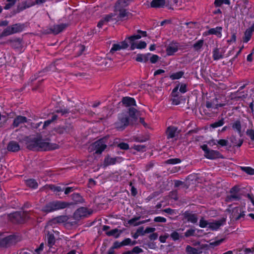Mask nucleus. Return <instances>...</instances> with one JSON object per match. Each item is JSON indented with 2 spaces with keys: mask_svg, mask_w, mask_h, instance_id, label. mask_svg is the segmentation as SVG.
Returning <instances> with one entry per match:
<instances>
[{
  "mask_svg": "<svg viewBox=\"0 0 254 254\" xmlns=\"http://www.w3.org/2000/svg\"><path fill=\"white\" fill-rule=\"evenodd\" d=\"M26 118L23 116H18L13 121V126L17 127L21 124L26 122Z\"/></svg>",
  "mask_w": 254,
  "mask_h": 254,
  "instance_id": "23",
  "label": "nucleus"
},
{
  "mask_svg": "<svg viewBox=\"0 0 254 254\" xmlns=\"http://www.w3.org/2000/svg\"><path fill=\"white\" fill-rule=\"evenodd\" d=\"M166 237L165 236H160L159 238L160 241L162 243H164L166 241Z\"/></svg>",
  "mask_w": 254,
  "mask_h": 254,
  "instance_id": "64",
  "label": "nucleus"
},
{
  "mask_svg": "<svg viewBox=\"0 0 254 254\" xmlns=\"http://www.w3.org/2000/svg\"><path fill=\"white\" fill-rule=\"evenodd\" d=\"M108 236H113L116 238H118L120 235V233L118 229H115L107 232Z\"/></svg>",
  "mask_w": 254,
  "mask_h": 254,
  "instance_id": "32",
  "label": "nucleus"
},
{
  "mask_svg": "<svg viewBox=\"0 0 254 254\" xmlns=\"http://www.w3.org/2000/svg\"><path fill=\"white\" fill-rule=\"evenodd\" d=\"M120 159L119 158H113L108 156L105 158L104 161V165L105 166H108L111 165H114L117 162H119Z\"/></svg>",
  "mask_w": 254,
  "mask_h": 254,
  "instance_id": "17",
  "label": "nucleus"
},
{
  "mask_svg": "<svg viewBox=\"0 0 254 254\" xmlns=\"http://www.w3.org/2000/svg\"><path fill=\"white\" fill-rule=\"evenodd\" d=\"M178 50V44L171 43L170 44L167 48L166 52L168 55H172L176 53Z\"/></svg>",
  "mask_w": 254,
  "mask_h": 254,
  "instance_id": "14",
  "label": "nucleus"
},
{
  "mask_svg": "<svg viewBox=\"0 0 254 254\" xmlns=\"http://www.w3.org/2000/svg\"><path fill=\"white\" fill-rule=\"evenodd\" d=\"M43 135L38 137L29 138L27 140V147L29 149L34 150H50L56 149L59 145L55 143H51L42 139Z\"/></svg>",
  "mask_w": 254,
  "mask_h": 254,
  "instance_id": "1",
  "label": "nucleus"
},
{
  "mask_svg": "<svg viewBox=\"0 0 254 254\" xmlns=\"http://www.w3.org/2000/svg\"><path fill=\"white\" fill-rule=\"evenodd\" d=\"M26 185L31 188L35 189L38 187V184L34 179H29L26 181Z\"/></svg>",
  "mask_w": 254,
  "mask_h": 254,
  "instance_id": "27",
  "label": "nucleus"
},
{
  "mask_svg": "<svg viewBox=\"0 0 254 254\" xmlns=\"http://www.w3.org/2000/svg\"><path fill=\"white\" fill-rule=\"evenodd\" d=\"M113 14H109L106 16L104 18L101 19L98 24V27L101 28L102 26L106 24L108 22L112 21V20H116L115 17H113Z\"/></svg>",
  "mask_w": 254,
  "mask_h": 254,
  "instance_id": "13",
  "label": "nucleus"
},
{
  "mask_svg": "<svg viewBox=\"0 0 254 254\" xmlns=\"http://www.w3.org/2000/svg\"><path fill=\"white\" fill-rule=\"evenodd\" d=\"M159 57L158 56L154 55L151 56V57L150 58V61L151 63L154 64L158 60Z\"/></svg>",
  "mask_w": 254,
  "mask_h": 254,
  "instance_id": "49",
  "label": "nucleus"
},
{
  "mask_svg": "<svg viewBox=\"0 0 254 254\" xmlns=\"http://www.w3.org/2000/svg\"><path fill=\"white\" fill-rule=\"evenodd\" d=\"M242 170L246 172L247 174L253 175H254V169L250 167H241Z\"/></svg>",
  "mask_w": 254,
  "mask_h": 254,
  "instance_id": "31",
  "label": "nucleus"
},
{
  "mask_svg": "<svg viewBox=\"0 0 254 254\" xmlns=\"http://www.w3.org/2000/svg\"><path fill=\"white\" fill-rule=\"evenodd\" d=\"M165 0H153L151 2V6L152 7H160L164 5Z\"/></svg>",
  "mask_w": 254,
  "mask_h": 254,
  "instance_id": "24",
  "label": "nucleus"
},
{
  "mask_svg": "<svg viewBox=\"0 0 254 254\" xmlns=\"http://www.w3.org/2000/svg\"><path fill=\"white\" fill-rule=\"evenodd\" d=\"M180 91L181 93H185L187 92V86L185 84H182L180 87Z\"/></svg>",
  "mask_w": 254,
  "mask_h": 254,
  "instance_id": "51",
  "label": "nucleus"
},
{
  "mask_svg": "<svg viewBox=\"0 0 254 254\" xmlns=\"http://www.w3.org/2000/svg\"><path fill=\"white\" fill-rule=\"evenodd\" d=\"M154 221L157 222H166V219L164 217H161V216H158L154 218Z\"/></svg>",
  "mask_w": 254,
  "mask_h": 254,
  "instance_id": "45",
  "label": "nucleus"
},
{
  "mask_svg": "<svg viewBox=\"0 0 254 254\" xmlns=\"http://www.w3.org/2000/svg\"><path fill=\"white\" fill-rule=\"evenodd\" d=\"M195 230L193 229H190L186 231L185 233V236L186 237H190L191 236H193L194 234Z\"/></svg>",
  "mask_w": 254,
  "mask_h": 254,
  "instance_id": "44",
  "label": "nucleus"
},
{
  "mask_svg": "<svg viewBox=\"0 0 254 254\" xmlns=\"http://www.w3.org/2000/svg\"><path fill=\"white\" fill-rule=\"evenodd\" d=\"M209 222H207L203 219H201L199 222V226L201 228H208Z\"/></svg>",
  "mask_w": 254,
  "mask_h": 254,
  "instance_id": "39",
  "label": "nucleus"
},
{
  "mask_svg": "<svg viewBox=\"0 0 254 254\" xmlns=\"http://www.w3.org/2000/svg\"><path fill=\"white\" fill-rule=\"evenodd\" d=\"M127 47L128 44L126 41L117 44H114L110 50V53L114 54L115 52L126 49Z\"/></svg>",
  "mask_w": 254,
  "mask_h": 254,
  "instance_id": "9",
  "label": "nucleus"
},
{
  "mask_svg": "<svg viewBox=\"0 0 254 254\" xmlns=\"http://www.w3.org/2000/svg\"><path fill=\"white\" fill-rule=\"evenodd\" d=\"M128 119L126 115H121L119 117V121L116 123V127L119 129H123L128 125Z\"/></svg>",
  "mask_w": 254,
  "mask_h": 254,
  "instance_id": "8",
  "label": "nucleus"
},
{
  "mask_svg": "<svg viewBox=\"0 0 254 254\" xmlns=\"http://www.w3.org/2000/svg\"><path fill=\"white\" fill-rule=\"evenodd\" d=\"M176 128L175 127H169L167 129V135L169 138H173L175 136Z\"/></svg>",
  "mask_w": 254,
  "mask_h": 254,
  "instance_id": "28",
  "label": "nucleus"
},
{
  "mask_svg": "<svg viewBox=\"0 0 254 254\" xmlns=\"http://www.w3.org/2000/svg\"><path fill=\"white\" fill-rule=\"evenodd\" d=\"M73 190V189L72 187H68L65 189V191H64V193L67 194L70 193V192L72 191Z\"/></svg>",
  "mask_w": 254,
  "mask_h": 254,
  "instance_id": "57",
  "label": "nucleus"
},
{
  "mask_svg": "<svg viewBox=\"0 0 254 254\" xmlns=\"http://www.w3.org/2000/svg\"><path fill=\"white\" fill-rule=\"evenodd\" d=\"M51 189L55 192L62 191L63 190L60 187L58 186H51Z\"/></svg>",
  "mask_w": 254,
  "mask_h": 254,
  "instance_id": "47",
  "label": "nucleus"
},
{
  "mask_svg": "<svg viewBox=\"0 0 254 254\" xmlns=\"http://www.w3.org/2000/svg\"><path fill=\"white\" fill-rule=\"evenodd\" d=\"M185 219H187L188 221L192 223H195L197 221V218L196 215L194 214L186 212L185 214Z\"/></svg>",
  "mask_w": 254,
  "mask_h": 254,
  "instance_id": "18",
  "label": "nucleus"
},
{
  "mask_svg": "<svg viewBox=\"0 0 254 254\" xmlns=\"http://www.w3.org/2000/svg\"><path fill=\"white\" fill-rule=\"evenodd\" d=\"M222 224V221H217L209 222L208 228L212 230H216Z\"/></svg>",
  "mask_w": 254,
  "mask_h": 254,
  "instance_id": "22",
  "label": "nucleus"
},
{
  "mask_svg": "<svg viewBox=\"0 0 254 254\" xmlns=\"http://www.w3.org/2000/svg\"><path fill=\"white\" fill-rule=\"evenodd\" d=\"M171 236L174 240H178L180 237L179 234L176 232H174L172 233Z\"/></svg>",
  "mask_w": 254,
  "mask_h": 254,
  "instance_id": "50",
  "label": "nucleus"
},
{
  "mask_svg": "<svg viewBox=\"0 0 254 254\" xmlns=\"http://www.w3.org/2000/svg\"><path fill=\"white\" fill-rule=\"evenodd\" d=\"M132 252L138 254L142 252V250L138 247H135L133 248Z\"/></svg>",
  "mask_w": 254,
  "mask_h": 254,
  "instance_id": "56",
  "label": "nucleus"
},
{
  "mask_svg": "<svg viewBox=\"0 0 254 254\" xmlns=\"http://www.w3.org/2000/svg\"><path fill=\"white\" fill-rule=\"evenodd\" d=\"M164 72V70L163 69H158L155 71L154 73V75H157Z\"/></svg>",
  "mask_w": 254,
  "mask_h": 254,
  "instance_id": "60",
  "label": "nucleus"
},
{
  "mask_svg": "<svg viewBox=\"0 0 254 254\" xmlns=\"http://www.w3.org/2000/svg\"><path fill=\"white\" fill-rule=\"evenodd\" d=\"M135 149L138 151H143L144 147L142 145H136L135 146Z\"/></svg>",
  "mask_w": 254,
  "mask_h": 254,
  "instance_id": "61",
  "label": "nucleus"
},
{
  "mask_svg": "<svg viewBox=\"0 0 254 254\" xmlns=\"http://www.w3.org/2000/svg\"><path fill=\"white\" fill-rule=\"evenodd\" d=\"M16 0H7V3L5 6L4 8L6 9H9L12 5L14 4Z\"/></svg>",
  "mask_w": 254,
  "mask_h": 254,
  "instance_id": "43",
  "label": "nucleus"
},
{
  "mask_svg": "<svg viewBox=\"0 0 254 254\" xmlns=\"http://www.w3.org/2000/svg\"><path fill=\"white\" fill-rule=\"evenodd\" d=\"M233 129L237 132L240 135H241V124L239 121L234 122L232 125Z\"/></svg>",
  "mask_w": 254,
  "mask_h": 254,
  "instance_id": "20",
  "label": "nucleus"
},
{
  "mask_svg": "<svg viewBox=\"0 0 254 254\" xmlns=\"http://www.w3.org/2000/svg\"><path fill=\"white\" fill-rule=\"evenodd\" d=\"M113 17L116 18V20H112V21H117L118 20H124L126 19V17L127 16V13L125 10H120L119 16H117L116 14H113Z\"/></svg>",
  "mask_w": 254,
  "mask_h": 254,
  "instance_id": "19",
  "label": "nucleus"
},
{
  "mask_svg": "<svg viewBox=\"0 0 254 254\" xmlns=\"http://www.w3.org/2000/svg\"><path fill=\"white\" fill-rule=\"evenodd\" d=\"M228 144V141L225 139L218 140L217 145L220 146H225Z\"/></svg>",
  "mask_w": 254,
  "mask_h": 254,
  "instance_id": "42",
  "label": "nucleus"
},
{
  "mask_svg": "<svg viewBox=\"0 0 254 254\" xmlns=\"http://www.w3.org/2000/svg\"><path fill=\"white\" fill-rule=\"evenodd\" d=\"M217 142H218V140H215V139H213L209 140L208 142V144L211 146H213L214 145H217Z\"/></svg>",
  "mask_w": 254,
  "mask_h": 254,
  "instance_id": "53",
  "label": "nucleus"
},
{
  "mask_svg": "<svg viewBox=\"0 0 254 254\" xmlns=\"http://www.w3.org/2000/svg\"><path fill=\"white\" fill-rule=\"evenodd\" d=\"M203 44V41L202 40H200L194 44L193 47L195 49V50H198L202 47Z\"/></svg>",
  "mask_w": 254,
  "mask_h": 254,
  "instance_id": "37",
  "label": "nucleus"
},
{
  "mask_svg": "<svg viewBox=\"0 0 254 254\" xmlns=\"http://www.w3.org/2000/svg\"><path fill=\"white\" fill-rule=\"evenodd\" d=\"M202 149L204 152V156L209 159H214L221 157V154L216 150H210L206 145L201 146Z\"/></svg>",
  "mask_w": 254,
  "mask_h": 254,
  "instance_id": "5",
  "label": "nucleus"
},
{
  "mask_svg": "<svg viewBox=\"0 0 254 254\" xmlns=\"http://www.w3.org/2000/svg\"><path fill=\"white\" fill-rule=\"evenodd\" d=\"M138 219H139V218H132L129 220L128 223L131 225L137 226V225H139L140 224H142L143 223V222H138Z\"/></svg>",
  "mask_w": 254,
  "mask_h": 254,
  "instance_id": "35",
  "label": "nucleus"
},
{
  "mask_svg": "<svg viewBox=\"0 0 254 254\" xmlns=\"http://www.w3.org/2000/svg\"><path fill=\"white\" fill-rule=\"evenodd\" d=\"M150 54H138L136 56V61L139 62H146L148 60V56Z\"/></svg>",
  "mask_w": 254,
  "mask_h": 254,
  "instance_id": "26",
  "label": "nucleus"
},
{
  "mask_svg": "<svg viewBox=\"0 0 254 254\" xmlns=\"http://www.w3.org/2000/svg\"><path fill=\"white\" fill-rule=\"evenodd\" d=\"M48 243L50 246H52L55 243V237L52 234L47 235Z\"/></svg>",
  "mask_w": 254,
  "mask_h": 254,
  "instance_id": "36",
  "label": "nucleus"
},
{
  "mask_svg": "<svg viewBox=\"0 0 254 254\" xmlns=\"http://www.w3.org/2000/svg\"><path fill=\"white\" fill-rule=\"evenodd\" d=\"M122 246H123L122 242L119 243V242H116L114 243L113 248H118Z\"/></svg>",
  "mask_w": 254,
  "mask_h": 254,
  "instance_id": "58",
  "label": "nucleus"
},
{
  "mask_svg": "<svg viewBox=\"0 0 254 254\" xmlns=\"http://www.w3.org/2000/svg\"><path fill=\"white\" fill-rule=\"evenodd\" d=\"M66 27V25L64 24L55 25L53 29V32L56 34H58L62 31Z\"/></svg>",
  "mask_w": 254,
  "mask_h": 254,
  "instance_id": "25",
  "label": "nucleus"
},
{
  "mask_svg": "<svg viewBox=\"0 0 254 254\" xmlns=\"http://www.w3.org/2000/svg\"><path fill=\"white\" fill-rule=\"evenodd\" d=\"M135 110L134 109H130L129 110V115H130V116L132 118H134V116L135 115Z\"/></svg>",
  "mask_w": 254,
  "mask_h": 254,
  "instance_id": "59",
  "label": "nucleus"
},
{
  "mask_svg": "<svg viewBox=\"0 0 254 254\" xmlns=\"http://www.w3.org/2000/svg\"><path fill=\"white\" fill-rule=\"evenodd\" d=\"M252 32V31L250 29L247 30L246 31L245 34V37L243 39V41L244 42L247 43L250 40L251 37Z\"/></svg>",
  "mask_w": 254,
  "mask_h": 254,
  "instance_id": "33",
  "label": "nucleus"
},
{
  "mask_svg": "<svg viewBox=\"0 0 254 254\" xmlns=\"http://www.w3.org/2000/svg\"><path fill=\"white\" fill-rule=\"evenodd\" d=\"M223 241V239H221L218 240H216L209 243V246L211 247H214L219 245Z\"/></svg>",
  "mask_w": 254,
  "mask_h": 254,
  "instance_id": "38",
  "label": "nucleus"
},
{
  "mask_svg": "<svg viewBox=\"0 0 254 254\" xmlns=\"http://www.w3.org/2000/svg\"><path fill=\"white\" fill-rule=\"evenodd\" d=\"M222 3H223L222 0H216L215 1V4L217 6H219V5H220Z\"/></svg>",
  "mask_w": 254,
  "mask_h": 254,
  "instance_id": "63",
  "label": "nucleus"
},
{
  "mask_svg": "<svg viewBox=\"0 0 254 254\" xmlns=\"http://www.w3.org/2000/svg\"><path fill=\"white\" fill-rule=\"evenodd\" d=\"M222 28L221 27H216L214 28H211L203 33V35L206 36L208 35L213 34L216 35L219 38H221L222 36Z\"/></svg>",
  "mask_w": 254,
  "mask_h": 254,
  "instance_id": "10",
  "label": "nucleus"
},
{
  "mask_svg": "<svg viewBox=\"0 0 254 254\" xmlns=\"http://www.w3.org/2000/svg\"><path fill=\"white\" fill-rule=\"evenodd\" d=\"M131 242V240L129 238L126 239L123 241L122 242L123 246H126L130 244Z\"/></svg>",
  "mask_w": 254,
  "mask_h": 254,
  "instance_id": "54",
  "label": "nucleus"
},
{
  "mask_svg": "<svg viewBox=\"0 0 254 254\" xmlns=\"http://www.w3.org/2000/svg\"><path fill=\"white\" fill-rule=\"evenodd\" d=\"M122 103L126 106H131L135 105V101L132 98L126 97L122 99Z\"/></svg>",
  "mask_w": 254,
  "mask_h": 254,
  "instance_id": "16",
  "label": "nucleus"
},
{
  "mask_svg": "<svg viewBox=\"0 0 254 254\" xmlns=\"http://www.w3.org/2000/svg\"><path fill=\"white\" fill-rule=\"evenodd\" d=\"M184 75L183 71H178L176 73H174L170 75V78L173 79H179L181 78Z\"/></svg>",
  "mask_w": 254,
  "mask_h": 254,
  "instance_id": "30",
  "label": "nucleus"
},
{
  "mask_svg": "<svg viewBox=\"0 0 254 254\" xmlns=\"http://www.w3.org/2000/svg\"><path fill=\"white\" fill-rule=\"evenodd\" d=\"M118 146L122 149L127 150L129 148L128 145L126 143H121L119 144Z\"/></svg>",
  "mask_w": 254,
  "mask_h": 254,
  "instance_id": "46",
  "label": "nucleus"
},
{
  "mask_svg": "<svg viewBox=\"0 0 254 254\" xmlns=\"http://www.w3.org/2000/svg\"><path fill=\"white\" fill-rule=\"evenodd\" d=\"M167 163L171 164H176L181 162V160L178 158L170 159L167 161Z\"/></svg>",
  "mask_w": 254,
  "mask_h": 254,
  "instance_id": "40",
  "label": "nucleus"
},
{
  "mask_svg": "<svg viewBox=\"0 0 254 254\" xmlns=\"http://www.w3.org/2000/svg\"><path fill=\"white\" fill-rule=\"evenodd\" d=\"M155 230V229L154 228L147 227L146 228L145 232L146 233H150L154 232Z\"/></svg>",
  "mask_w": 254,
  "mask_h": 254,
  "instance_id": "55",
  "label": "nucleus"
},
{
  "mask_svg": "<svg viewBox=\"0 0 254 254\" xmlns=\"http://www.w3.org/2000/svg\"><path fill=\"white\" fill-rule=\"evenodd\" d=\"M51 122L52 121L51 120L46 121L43 125V128H46L51 123Z\"/></svg>",
  "mask_w": 254,
  "mask_h": 254,
  "instance_id": "62",
  "label": "nucleus"
},
{
  "mask_svg": "<svg viewBox=\"0 0 254 254\" xmlns=\"http://www.w3.org/2000/svg\"><path fill=\"white\" fill-rule=\"evenodd\" d=\"M213 57L214 60H218L223 58V55L218 49L214 50L213 52Z\"/></svg>",
  "mask_w": 254,
  "mask_h": 254,
  "instance_id": "29",
  "label": "nucleus"
},
{
  "mask_svg": "<svg viewBox=\"0 0 254 254\" xmlns=\"http://www.w3.org/2000/svg\"><path fill=\"white\" fill-rule=\"evenodd\" d=\"M207 245H202L199 248H194L188 246L186 248V252L188 254H202L207 250Z\"/></svg>",
  "mask_w": 254,
  "mask_h": 254,
  "instance_id": "7",
  "label": "nucleus"
},
{
  "mask_svg": "<svg viewBox=\"0 0 254 254\" xmlns=\"http://www.w3.org/2000/svg\"><path fill=\"white\" fill-rule=\"evenodd\" d=\"M224 124V121L223 119H222L217 122H215L213 124H212L210 125V127L213 128H216V127H218L223 126Z\"/></svg>",
  "mask_w": 254,
  "mask_h": 254,
  "instance_id": "34",
  "label": "nucleus"
},
{
  "mask_svg": "<svg viewBox=\"0 0 254 254\" xmlns=\"http://www.w3.org/2000/svg\"><path fill=\"white\" fill-rule=\"evenodd\" d=\"M14 237L13 236L2 237L0 240V245L2 247H6L14 243Z\"/></svg>",
  "mask_w": 254,
  "mask_h": 254,
  "instance_id": "11",
  "label": "nucleus"
},
{
  "mask_svg": "<svg viewBox=\"0 0 254 254\" xmlns=\"http://www.w3.org/2000/svg\"><path fill=\"white\" fill-rule=\"evenodd\" d=\"M24 26L22 24H16L7 27L3 32L2 35L6 36L22 31Z\"/></svg>",
  "mask_w": 254,
  "mask_h": 254,
  "instance_id": "6",
  "label": "nucleus"
},
{
  "mask_svg": "<svg viewBox=\"0 0 254 254\" xmlns=\"http://www.w3.org/2000/svg\"><path fill=\"white\" fill-rule=\"evenodd\" d=\"M44 243H41L40 247L35 250V252L36 254H40V252L43 250L44 249Z\"/></svg>",
  "mask_w": 254,
  "mask_h": 254,
  "instance_id": "48",
  "label": "nucleus"
},
{
  "mask_svg": "<svg viewBox=\"0 0 254 254\" xmlns=\"http://www.w3.org/2000/svg\"><path fill=\"white\" fill-rule=\"evenodd\" d=\"M106 144L104 139L95 142L89 148L90 152H94L96 154H100L106 148Z\"/></svg>",
  "mask_w": 254,
  "mask_h": 254,
  "instance_id": "4",
  "label": "nucleus"
},
{
  "mask_svg": "<svg viewBox=\"0 0 254 254\" xmlns=\"http://www.w3.org/2000/svg\"><path fill=\"white\" fill-rule=\"evenodd\" d=\"M68 203L61 201H53L48 203L43 208V210L46 212H50L53 211L65 208Z\"/></svg>",
  "mask_w": 254,
  "mask_h": 254,
  "instance_id": "3",
  "label": "nucleus"
},
{
  "mask_svg": "<svg viewBox=\"0 0 254 254\" xmlns=\"http://www.w3.org/2000/svg\"><path fill=\"white\" fill-rule=\"evenodd\" d=\"M7 149L9 151L15 152L18 151L20 149V147L16 142L11 141L8 144Z\"/></svg>",
  "mask_w": 254,
  "mask_h": 254,
  "instance_id": "21",
  "label": "nucleus"
},
{
  "mask_svg": "<svg viewBox=\"0 0 254 254\" xmlns=\"http://www.w3.org/2000/svg\"><path fill=\"white\" fill-rule=\"evenodd\" d=\"M247 134L250 137L251 139L254 141V130L253 129H248L247 131Z\"/></svg>",
  "mask_w": 254,
  "mask_h": 254,
  "instance_id": "41",
  "label": "nucleus"
},
{
  "mask_svg": "<svg viewBox=\"0 0 254 254\" xmlns=\"http://www.w3.org/2000/svg\"><path fill=\"white\" fill-rule=\"evenodd\" d=\"M87 209L84 207H81L78 209L75 212L74 215L76 218L86 217L88 215Z\"/></svg>",
  "mask_w": 254,
  "mask_h": 254,
  "instance_id": "15",
  "label": "nucleus"
},
{
  "mask_svg": "<svg viewBox=\"0 0 254 254\" xmlns=\"http://www.w3.org/2000/svg\"><path fill=\"white\" fill-rule=\"evenodd\" d=\"M140 33L141 34L132 35L127 38V39L130 41L131 49L132 50H134L135 49H142L145 48L146 47L147 44L146 42L144 41H139L138 43L133 42L135 40L139 39L141 38V37H144L146 36V32L145 31H140Z\"/></svg>",
  "mask_w": 254,
  "mask_h": 254,
  "instance_id": "2",
  "label": "nucleus"
},
{
  "mask_svg": "<svg viewBox=\"0 0 254 254\" xmlns=\"http://www.w3.org/2000/svg\"><path fill=\"white\" fill-rule=\"evenodd\" d=\"M244 207H237L235 208L232 211L233 217L238 219L245 215V210Z\"/></svg>",
  "mask_w": 254,
  "mask_h": 254,
  "instance_id": "12",
  "label": "nucleus"
},
{
  "mask_svg": "<svg viewBox=\"0 0 254 254\" xmlns=\"http://www.w3.org/2000/svg\"><path fill=\"white\" fill-rule=\"evenodd\" d=\"M239 198L237 194H231L228 196V199L230 201H233L237 200Z\"/></svg>",
  "mask_w": 254,
  "mask_h": 254,
  "instance_id": "52",
  "label": "nucleus"
}]
</instances>
